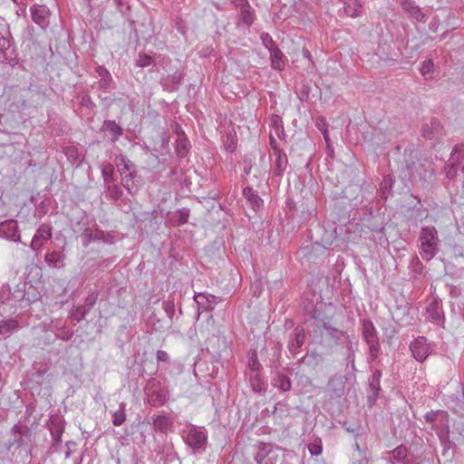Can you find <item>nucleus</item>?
<instances>
[{
    "instance_id": "nucleus-44",
    "label": "nucleus",
    "mask_w": 464,
    "mask_h": 464,
    "mask_svg": "<svg viewBox=\"0 0 464 464\" xmlns=\"http://www.w3.org/2000/svg\"><path fill=\"white\" fill-rule=\"evenodd\" d=\"M89 313H90V311L88 309H86L83 305H78L72 310V312L71 314V318L73 321L80 323L85 319L86 315Z\"/></svg>"
},
{
    "instance_id": "nucleus-52",
    "label": "nucleus",
    "mask_w": 464,
    "mask_h": 464,
    "mask_svg": "<svg viewBox=\"0 0 464 464\" xmlns=\"http://www.w3.org/2000/svg\"><path fill=\"white\" fill-rule=\"evenodd\" d=\"M260 38L263 42V44L266 46V48L268 49V51L272 50L273 47L277 46L272 39L271 35L267 33H262Z\"/></svg>"
},
{
    "instance_id": "nucleus-8",
    "label": "nucleus",
    "mask_w": 464,
    "mask_h": 464,
    "mask_svg": "<svg viewBox=\"0 0 464 464\" xmlns=\"http://www.w3.org/2000/svg\"><path fill=\"white\" fill-rule=\"evenodd\" d=\"M16 55L13 47L12 36L8 30L5 33L0 31V62L12 63Z\"/></svg>"
},
{
    "instance_id": "nucleus-41",
    "label": "nucleus",
    "mask_w": 464,
    "mask_h": 464,
    "mask_svg": "<svg viewBox=\"0 0 464 464\" xmlns=\"http://www.w3.org/2000/svg\"><path fill=\"white\" fill-rule=\"evenodd\" d=\"M121 179L122 185L129 191V193L133 194L137 191V187L134 185L133 178L135 176L134 172H121Z\"/></svg>"
},
{
    "instance_id": "nucleus-16",
    "label": "nucleus",
    "mask_w": 464,
    "mask_h": 464,
    "mask_svg": "<svg viewBox=\"0 0 464 464\" xmlns=\"http://www.w3.org/2000/svg\"><path fill=\"white\" fill-rule=\"evenodd\" d=\"M345 377L334 375L328 382L327 389L330 398L339 399L344 394Z\"/></svg>"
},
{
    "instance_id": "nucleus-18",
    "label": "nucleus",
    "mask_w": 464,
    "mask_h": 464,
    "mask_svg": "<svg viewBox=\"0 0 464 464\" xmlns=\"http://www.w3.org/2000/svg\"><path fill=\"white\" fill-rule=\"evenodd\" d=\"M272 173L274 177L282 178L288 166V158L284 150H276Z\"/></svg>"
},
{
    "instance_id": "nucleus-6",
    "label": "nucleus",
    "mask_w": 464,
    "mask_h": 464,
    "mask_svg": "<svg viewBox=\"0 0 464 464\" xmlns=\"http://www.w3.org/2000/svg\"><path fill=\"white\" fill-rule=\"evenodd\" d=\"M47 425L53 438V444L50 450L56 451L57 446L62 442V436L65 430L64 418L59 414H52L49 417Z\"/></svg>"
},
{
    "instance_id": "nucleus-2",
    "label": "nucleus",
    "mask_w": 464,
    "mask_h": 464,
    "mask_svg": "<svg viewBox=\"0 0 464 464\" xmlns=\"http://www.w3.org/2000/svg\"><path fill=\"white\" fill-rule=\"evenodd\" d=\"M24 289L22 288V282L11 288L9 285H3L0 290V308L6 311L8 307L14 314L17 308H24Z\"/></svg>"
},
{
    "instance_id": "nucleus-61",
    "label": "nucleus",
    "mask_w": 464,
    "mask_h": 464,
    "mask_svg": "<svg viewBox=\"0 0 464 464\" xmlns=\"http://www.w3.org/2000/svg\"><path fill=\"white\" fill-rule=\"evenodd\" d=\"M156 357L159 362H168L169 361V356L168 353L162 350H159L157 352Z\"/></svg>"
},
{
    "instance_id": "nucleus-10",
    "label": "nucleus",
    "mask_w": 464,
    "mask_h": 464,
    "mask_svg": "<svg viewBox=\"0 0 464 464\" xmlns=\"http://www.w3.org/2000/svg\"><path fill=\"white\" fill-rule=\"evenodd\" d=\"M429 319L437 325L443 326L445 323L444 312L441 301L438 297H433L426 307Z\"/></svg>"
},
{
    "instance_id": "nucleus-27",
    "label": "nucleus",
    "mask_w": 464,
    "mask_h": 464,
    "mask_svg": "<svg viewBox=\"0 0 464 464\" xmlns=\"http://www.w3.org/2000/svg\"><path fill=\"white\" fill-rule=\"evenodd\" d=\"M387 454L391 456L389 459H385L388 463H401L407 459L409 455V450L405 445L401 444L392 450L387 452Z\"/></svg>"
},
{
    "instance_id": "nucleus-3",
    "label": "nucleus",
    "mask_w": 464,
    "mask_h": 464,
    "mask_svg": "<svg viewBox=\"0 0 464 464\" xmlns=\"http://www.w3.org/2000/svg\"><path fill=\"white\" fill-rule=\"evenodd\" d=\"M362 336L369 347V357L371 361L376 360L381 353V344L378 332L372 322L369 319L361 320Z\"/></svg>"
},
{
    "instance_id": "nucleus-38",
    "label": "nucleus",
    "mask_w": 464,
    "mask_h": 464,
    "mask_svg": "<svg viewBox=\"0 0 464 464\" xmlns=\"http://www.w3.org/2000/svg\"><path fill=\"white\" fill-rule=\"evenodd\" d=\"M63 153L66 156L67 160L72 164L76 163L79 166L82 162V159H81L79 150L75 146L64 147Z\"/></svg>"
},
{
    "instance_id": "nucleus-57",
    "label": "nucleus",
    "mask_w": 464,
    "mask_h": 464,
    "mask_svg": "<svg viewBox=\"0 0 464 464\" xmlns=\"http://www.w3.org/2000/svg\"><path fill=\"white\" fill-rule=\"evenodd\" d=\"M80 104L88 109L95 108V103L92 102V100L89 94H84L81 97Z\"/></svg>"
},
{
    "instance_id": "nucleus-28",
    "label": "nucleus",
    "mask_w": 464,
    "mask_h": 464,
    "mask_svg": "<svg viewBox=\"0 0 464 464\" xmlns=\"http://www.w3.org/2000/svg\"><path fill=\"white\" fill-rule=\"evenodd\" d=\"M145 393L148 402L153 407H160L167 401V392L163 389H156Z\"/></svg>"
},
{
    "instance_id": "nucleus-50",
    "label": "nucleus",
    "mask_w": 464,
    "mask_h": 464,
    "mask_svg": "<svg viewBox=\"0 0 464 464\" xmlns=\"http://www.w3.org/2000/svg\"><path fill=\"white\" fill-rule=\"evenodd\" d=\"M439 414L448 416V413L443 411H428L425 413L424 420L427 423H434L436 421Z\"/></svg>"
},
{
    "instance_id": "nucleus-42",
    "label": "nucleus",
    "mask_w": 464,
    "mask_h": 464,
    "mask_svg": "<svg viewBox=\"0 0 464 464\" xmlns=\"http://www.w3.org/2000/svg\"><path fill=\"white\" fill-rule=\"evenodd\" d=\"M112 417V424L114 426H121V424H123V422L126 420L124 402H121L120 409L113 412Z\"/></svg>"
},
{
    "instance_id": "nucleus-54",
    "label": "nucleus",
    "mask_w": 464,
    "mask_h": 464,
    "mask_svg": "<svg viewBox=\"0 0 464 464\" xmlns=\"http://www.w3.org/2000/svg\"><path fill=\"white\" fill-rule=\"evenodd\" d=\"M163 308L168 315V317L171 320L175 314V305L172 300H167L163 302Z\"/></svg>"
},
{
    "instance_id": "nucleus-12",
    "label": "nucleus",
    "mask_w": 464,
    "mask_h": 464,
    "mask_svg": "<svg viewBox=\"0 0 464 464\" xmlns=\"http://www.w3.org/2000/svg\"><path fill=\"white\" fill-rule=\"evenodd\" d=\"M421 133L428 140H439L445 134L440 121L434 118L422 125Z\"/></svg>"
},
{
    "instance_id": "nucleus-59",
    "label": "nucleus",
    "mask_w": 464,
    "mask_h": 464,
    "mask_svg": "<svg viewBox=\"0 0 464 464\" xmlns=\"http://www.w3.org/2000/svg\"><path fill=\"white\" fill-rule=\"evenodd\" d=\"M433 68V63L431 60L424 61L420 69L422 75L429 74Z\"/></svg>"
},
{
    "instance_id": "nucleus-56",
    "label": "nucleus",
    "mask_w": 464,
    "mask_h": 464,
    "mask_svg": "<svg viewBox=\"0 0 464 464\" xmlns=\"http://www.w3.org/2000/svg\"><path fill=\"white\" fill-rule=\"evenodd\" d=\"M156 389H161L160 382L155 378H151L148 381V382L144 388V392H150V391L156 390Z\"/></svg>"
},
{
    "instance_id": "nucleus-40",
    "label": "nucleus",
    "mask_w": 464,
    "mask_h": 464,
    "mask_svg": "<svg viewBox=\"0 0 464 464\" xmlns=\"http://www.w3.org/2000/svg\"><path fill=\"white\" fill-rule=\"evenodd\" d=\"M248 368L250 373H260L262 365L259 362L257 353L256 350H251L248 353Z\"/></svg>"
},
{
    "instance_id": "nucleus-36",
    "label": "nucleus",
    "mask_w": 464,
    "mask_h": 464,
    "mask_svg": "<svg viewBox=\"0 0 464 464\" xmlns=\"http://www.w3.org/2000/svg\"><path fill=\"white\" fill-rule=\"evenodd\" d=\"M19 328L18 322L14 319H5L0 316V335L11 334Z\"/></svg>"
},
{
    "instance_id": "nucleus-51",
    "label": "nucleus",
    "mask_w": 464,
    "mask_h": 464,
    "mask_svg": "<svg viewBox=\"0 0 464 464\" xmlns=\"http://www.w3.org/2000/svg\"><path fill=\"white\" fill-rule=\"evenodd\" d=\"M151 63H152L151 56L149 54H146V53L140 54L138 60H137V63H136L137 66L141 67V68L150 66Z\"/></svg>"
},
{
    "instance_id": "nucleus-17",
    "label": "nucleus",
    "mask_w": 464,
    "mask_h": 464,
    "mask_svg": "<svg viewBox=\"0 0 464 464\" xmlns=\"http://www.w3.org/2000/svg\"><path fill=\"white\" fill-rule=\"evenodd\" d=\"M101 132L108 133L109 140L111 143H115L123 135L124 130L113 120L103 121L101 128Z\"/></svg>"
},
{
    "instance_id": "nucleus-35",
    "label": "nucleus",
    "mask_w": 464,
    "mask_h": 464,
    "mask_svg": "<svg viewBox=\"0 0 464 464\" xmlns=\"http://www.w3.org/2000/svg\"><path fill=\"white\" fill-rule=\"evenodd\" d=\"M249 383L255 393H265L266 391V384L262 379L260 373H250Z\"/></svg>"
},
{
    "instance_id": "nucleus-24",
    "label": "nucleus",
    "mask_w": 464,
    "mask_h": 464,
    "mask_svg": "<svg viewBox=\"0 0 464 464\" xmlns=\"http://www.w3.org/2000/svg\"><path fill=\"white\" fill-rule=\"evenodd\" d=\"M151 424L156 431L167 433L173 425V420L169 415H154L151 417Z\"/></svg>"
},
{
    "instance_id": "nucleus-32",
    "label": "nucleus",
    "mask_w": 464,
    "mask_h": 464,
    "mask_svg": "<svg viewBox=\"0 0 464 464\" xmlns=\"http://www.w3.org/2000/svg\"><path fill=\"white\" fill-rule=\"evenodd\" d=\"M26 427L15 424L11 429L13 440L8 441L7 449L10 450L13 446L20 447L24 443L23 435Z\"/></svg>"
},
{
    "instance_id": "nucleus-5",
    "label": "nucleus",
    "mask_w": 464,
    "mask_h": 464,
    "mask_svg": "<svg viewBox=\"0 0 464 464\" xmlns=\"http://www.w3.org/2000/svg\"><path fill=\"white\" fill-rule=\"evenodd\" d=\"M419 239L423 255L427 256V260L431 259L439 252V237L435 227H422L420 228Z\"/></svg>"
},
{
    "instance_id": "nucleus-11",
    "label": "nucleus",
    "mask_w": 464,
    "mask_h": 464,
    "mask_svg": "<svg viewBox=\"0 0 464 464\" xmlns=\"http://www.w3.org/2000/svg\"><path fill=\"white\" fill-rule=\"evenodd\" d=\"M53 227L49 224H41L34 234L32 242L31 248L34 251L40 250L44 243L52 238Z\"/></svg>"
},
{
    "instance_id": "nucleus-33",
    "label": "nucleus",
    "mask_w": 464,
    "mask_h": 464,
    "mask_svg": "<svg viewBox=\"0 0 464 464\" xmlns=\"http://www.w3.org/2000/svg\"><path fill=\"white\" fill-rule=\"evenodd\" d=\"M243 196L254 209L259 208L260 206H262L263 204V199L259 197L257 192L254 190L251 187L244 188Z\"/></svg>"
},
{
    "instance_id": "nucleus-7",
    "label": "nucleus",
    "mask_w": 464,
    "mask_h": 464,
    "mask_svg": "<svg viewBox=\"0 0 464 464\" xmlns=\"http://www.w3.org/2000/svg\"><path fill=\"white\" fill-rule=\"evenodd\" d=\"M186 444L190 447L194 452L203 451L208 443L207 433L197 428L188 430L185 438Z\"/></svg>"
},
{
    "instance_id": "nucleus-48",
    "label": "nucleus",
    "mask_w": 464,
    "mask_h": 464,
    "mask_svg": "<svg viewBox=\"0 0 464 464\" xmlns=\"http://www.w3.org/2000/svg\"><path fill=\"white\" fill-rule=\"evenodd\" d=\"M438 436L440 439V442L443 447L442 455H446L447 451L450 449L452 444L450 439L449 430H447L446 432L440 431L438 433Z\"/></svg>"
},
{
    "instance_id": "nucleus-13",
    "label": "nucleus",
    "mask_w": 464,
    "mask_h": 464,
    "mask_svg": "<svg viewBox=\"0 0 464 464\" xmlns=\"http://www.w3.org/2000/svg\"><path fill=\"white\" fill-rule=\"evenodd\" d=\"M297 362L305 365L310 371L316 372L318 369H322L324 357L323 353L317 351H311L307 352Z\"/></svg>"
},
{
    "instance_id": "nucleus-39",
    "label": "nucleus",
    "mask_w": 464,
    "mask_h": 464,
    "mask_svg": "<svg viewBox=\"0 0 464 464\" xmlns=\"http://www.w3.org/2000/svg\"><path fill=\"white\" fill-rule=\"evenodd\" d=\"M255 20V12L251 5L249 7H243L240 9L239 23L246 25H251Z\"/></svg>"
},
{
    "instance_id": "nucleus-47",
    "label": "nucleus",
    "mask_w": 464,
    "mask_h": 464,
    "mask_svg": "<svg viewBox=\"0 0 464 464\" xmlns=\"http://www.w3.org/2000/svg\"><path fill=\"white\" fill-rule=\"evenodd\" d=\"M450 160L458 163H461L464 160V144L459 143L455 145L451 151Z\"/></svg>"
},
{
    "instance_id": "nucleus-64",
    "label": "nucleus",
    "mask_w": 464,
    "mask_h": 464,
    "mask_svg": "<svg viewBox=\"0 0 464 464\" xmlns=\"http://www.w3.org/2000/svg\"><path fill=\"white\" fill-rule=\"evenodd\" d=\"M310 453L312 455H319L322 452V448L317 445H314L313 447L309 448Z\"/></svg>"
},
{
    "instance_id": "nucleus-1",
    "label": "nucleus",
    "mask_w": 464,
    "mask_h": 464,
    "mask_svg": "<svg viewBox=\"0 0 464 464\" xmlns=\"http://www.w3.org/2000/svg\"><path fill=\"white\" fill-rule=\"evenodd\" d=\"M281 349L282 344L277 343L272 347L273 351V359L270 360L269 367L272 368V379L271 384L281 391L282 392H286L291 391L292 389V382L291 379L282 372L278 370L280 366V357H281Z\"/></svg>"
},
{
    "instance_id": "nucleus-9",
    "label": "nucleus",
    "mask_w": 464,
    "mask_h": 464,
    "mask_svg": "<svg viewBox=\"0 0 464 464\" xmlns=\"http://www.w3.org/2000/svg\"><path fill=\"white\" fill-rule=\"evenodd\" d=\"M410 350L412 357L420 362H423L431 353L430 344L424 336L415 338L410 344Z\"/></svg>"
},
{
    "instance_id": "nucleus-60",
    "label": "nucleus",
    "mask_w": 464,
    "mask_h": 464,
    "mask_svg": "<svg viewBox=\"0 0 464 464\" xmlns=\"http://www.w3.org/2000/svg\"><path fill=\"white\" fill-rule=\"evenodd\" d=\"M82 237L84 239L83 246H87L91 242L93 241L91 228L84 229L82 234Z\"/></svg>"
},
{
    "instance_id": "nucleus-26",
    "label": "nucleus",
    "mask_w": 464,
    "mask_h": 464,
    "mask_svg": "<svg viewBox=\"0 0 464 464\" xmlns=\"http://www.w3.org/2000/svg\"><path fill=\"white\" fill-rule=\"evenodd\" d=\"M22 288L24 289V308L29 307L41 298V294L33 285L22 282Z\"/></svg>"
},
{
    "instance_id": "nucleus-58",
    "label": "nucleus",
    "mask_w": 464,
    "mask_h": 464,
    "mask_svg": "<svg viewBox=\"0 0 464 464\" xmlns=\"http://www.w3.org/2000/svg\"><path fill=\"white\" fill-rule=\"evenodd\" d=\"M112 170H113V168L111 164H109L108 167H106L102 169V176H103V179H104L105 183H110L113 180L112 179Z\"/></svg>"
},
{
    "instance_id": "nucleus-62",
    "label": "nucleus",
    "mask_w": 464,
    "mask_h": 464,
    "mask_svg": "<svg viewBox=\"0 0 464 464\" xmlns=\"http://www.w3.org/2000/svg\"><path fill=\"white\" fill-rule=\"evenodd\" d=\"M92 234L93 241H100L104 238V232L101 229H92Z\"/></svg>"
},
{
    "instance_id": "nucleus-37",
    "label": "nucleus",
    "mask_w": 464,
    "mask_h": 464,
    "mask_svg": "<svg viewBox=\"0 0 464 464\" xmlns=\"http://www.w3.org/2000/svg\"><path fill=\"white\" fill-rule=\"evenodd\" d=\"M190 150V142L187 137H179L177 140L176 144V154L179 158L182 159L185 158Z\"/></svg>"
},
{
    "instance_id": "nucleus-14",
    "label": "nucleus",
    "mask_w": 464,
    "mask_h": 464,
    "mask_svg": "<svg viewBox=\"0 0 464 464\" xmlns=\"http://www.w3.org/2000/svg\"><path fill=\"white\" fill-rule=\"evenodd\" d=\"M256 452L254 453V459L256 464H267L276 460L272 456L273 448L270 443L258 442L254 445Z\"/></svg>"
},
{
    "instance_id": "nucleus-25",
    "label": "nucleus",
    "mask_w": 464,
    "mask_h": 464,
    "mask_svg": "<svg viewBox=\"0 0 464 464\" xmlns=\"http://www.w3.org/2000/svg\"><path fill=\"white\" fill-rule=\"evenodd\" d=\"M401 7L405 10L413 19L425 23L427 21L426 14L420 8L415 5L413 0H402Z\"/></svg>"
},
{
    "instance_id": "nucleus-22",
    "label": "nucleus",
    "mask_w": 464,
    "mask_h": 464,
    "mask_svg": "<svg viewBox=\"0 0 464 464\" xmlns=\"http://www.w3.org/2000/svg\"><path fill=\"white\" fill-rule=\"evenodd\" d=\"M194 300L198 306V315L201 312L214 310L216 305V296L212 295L198 293L195 295Z\"/></svg>"
},
{
    "instance_id": "nucleus-19",
    "label": "nucleus",
    "mask_w": 464,
    "mask_h": 464,
    "mask_svg": "<svg viewBox=\"0 0 464 464\" xmlns=\"http://www.w3.org/2000/svg\"><path fill=\"white\" fill-rule=\"evenodd\" d=\"M33 21L40 27L45 28L49 23L50 11L45 5H34L30 8Z\"/></svg>"
},
{
    "instance_id": "nucleus-23",
    "label": "nucleus",
    "mask_w": 464,
    "mask_h": 464,
    "mask_svg": "<svg viewBox=\"0 0 464 464\" xmlns=\"http://www.w3.org/2000/svg\"><path fill=\"white\" fill-rule=\"evenodd\" d=\"M382 371L379 369H375L372 372V374L369 378V391L371 394L368 396V401L371 402H375L377 398L379 397V393L381 392V378H382Z\"/></svg>"
},
{
    "instance_id": "nucleus-46",
    "label": "nucleus",
    "mask_w": 464,
    "mask_h": 464,
    "mask_svg": "<svg viewBox=\"0 0 464 464\" xmlns=\"http://www.w3.org/2000/svg\"><path fill=\"white\" fill-rule=\"evenodd\" d=\"M337 239L336 229L334 228L332 231H326L324 235L321 238V244L324 248H328L331 246L334 242Z\"/></svg>"
},
{
    "instance_id": "nucleus-49",
    "label": "nucleus",
    "mask_w": 464,
    "mask_h": 464,
    "mask_svg": "<svg viewBox=\"0 0 464 464\" xmlns=\"http://www.w3.org/2000/svg\"><path fill=\"white\" fill-rule=\"evenodd\" d=\"M459 164L452 160V162L445 165L444 171L447 179H453L456 177Z\"/></svg>"
},
{
    "instance_id": "nucleus-34",
    "label": "nucleus",
    "mask_w": 464,
    "mask_h": 464,
    "mask_svg": "<svg viewBox=\"0 0 464 464\" xmlns=\"http://www.w3.org/2000/svg\"><path fill=\"white\" fill-rule=\"evenodd\" d=\"M65 255L63 252L52 251L45 255V262L53 267H63L64 266Z\"/></svg>"
},
{
    "instance_id": "nucleus-43",
    "label": "nucleus",
    "mask_w": 464,
    "mask_h": 464,
    "mask_svg": "<svg viewBox=\"0 0 464 464\" xmlns=\"http://www.w3.org/2000/svg\"><path fill=\"white\" fill-rule=\"evenodd\" d=\"M100 295V291L97 289L90 291L88 295L84 299V304H82L86 309L91 311V309L96 304L98 298Z\"/></svg>"
},
{
    "instance_id": "nucleus-55",
    "label": "nucleus",
    "mask_w": 464,
    "mask_h": 464,
    "mask_svg": "<svg viewBox=\"0 0 464 464\" xmlns=\"http://www.w3.org/2000/svg\"><path fill=\"white\" fill-rule=\"evenodd\" d=\"M183 76L184 74L181 72L176 71L174 73L168 76L166 82H170L171 83L178 85L181 82Z\"/></svg>"
},
{
    "instance_id": "nucleus-20",
    "label": "nucleus",
    "mask_w": 464,
    "mask_h": 464,
    "mask_svg": "<svg viewBox=\"0 0 464 464\" xmlns=\"http://www.w3.org/2000/svg\"><path fill=\"white\" fill-rule=\"evenodd\" d=\"M33 369L32 379L39 385H42L44 381L50 380L53 377L50 366L46 362H34Z\"/></svg>"
},
{
    "instance_id": "nucleus-53",
    "label": "nucleus",
    "mask_w": 464,
    "mask_h": 464,
    "mask_svg": "<svg viewBox=\"0 0 464 464\" xmlns=\"http://www.w3.org/2000/svg\"><path fill=\"white\" fill-rule=\"evenodd\" d=\"M108 191L111 198L117 200L122 196V189L118 185L109 186Z\"/></svg>"
},
{
    "instance_id": "nucleus-45",
    "label": "nucleus",
    "mask_w": 464,
    "mask_h": 464,
    "mask_svg": "<svg viewBox=\"0 0 464 464\" xmlns=\"http://www.w3.org/2000/svg\"><path fill=\"white\" fill-rule=\"evenodd\" d=\"M190 211L188 208H183L175 213V226H182L188 221Z\"/></svg>"
},
{
    "instance_id": "nucleus-31",
    "label": "nucleus",
    "mask_w": 464,
    "mask_h": 464,
    "mask_svg": "<svg viewBox=\"0 0 464 464\" xmlns=\"http://www.w3.org/2000/svg\"><path fill=\"white\" fill-rule=\"evenodd\" d=\"M269 53L272 68L277 71L283 70L285 68V55L278 46L273 47Z\"/></svg>"
},
{
    "instance_id": "nucleus-63",
    "label": "nucleus",
    "mask_w": 464,
    "mask_h": 464,
    "mask_svg": "<svg viewBox=\"0 0 464 464\" xmlns=\"http://www.w3.org/2000/svg\"><path fill=\"white\" fill-rule=\"evenodd\" d=\"M233 4L239 9L243 7H249L248 0H233Z\"/></svg>"
},
{
    "instance_id": "nucleus-15",
    "label": "nucleus",
    "mask_w": 464,
    "mask_h": 464,
    "mask_svg": "<svg viewBox=\"0 0 464 464\" xmlns=\"http://www.w3.org/2000/svg\"><path fill=\"white\" fill-rule=\"evenodd\" d=\"M0 237L18 242L21 239L17 221L14 219L5 220L0 223Z\"/></svg>"
},
{
    "instance_id": "nucleus-21",
    "label": "nucleus",
    "mask_w": 464,
    "mask_h": 464,
    "mask_svg": "<svg viewBox=\"0 0 464 464\" xmlns=\"http://www.w3.org/2000/svg\"><path fill=\"white\" fill-rule=\"evenodd\" d=\"M305 341V333L303 327H296L294 330L293 336L287 343V348L291 354L295 355Z\"/></svg>"
},
{
    "instance_id": "nucleus-4",
    "label": "nucleus",
    "mask_w": 464,
    "mask_h": 464,
    "mask_svg": "<svg viewBox=\"0 0 464 464\" xmlns=\"http://www.w3.org/2000/svg\"><path fill=\"white\" fill-rule=\"evenodd\" d=\"M312 320L314 325L312 336L314 343H318L320 344L324 343L322 335L317 334V332H321L322 330L326 332V337L333 341V344H336L337 342L344 336L348 337L346 332L331 326L323 319H318L315 316H312Z\"/></svg>"
},
{
    "instance_id": "nucleus-29",
    "label": "nucleus",
    "mask_w": 464,
    "mask_h": 464,
    "mask_svg": "<svg viewBox=\"0 0 464 464\" xmlns=\"http://www.w3.org/2000/svg\"><path fill=\"white\" fill-rule=\"evenodd\" d=\"M343 5V12L349 17H358L362 13V5L359 0H340Z\"/></svg>"
},
{
    "instance_id": "nucleus-30",
    "label": "nucleus",
    "mask_w": 464,
    "mask_h": 464,
    "mask_svg": "<svg viewBox=\"0 0 464 464\" xmlns=\"http://www.w3.org/2000/svg\"><path fill=\"white\" fill-rule=\"evenodd\" d=\"M96 73L101 77L99 82V87L102 90H108L111 88L113 83L112 77L110 72L102 65H99L95 68Z\"/></svg>"
}]
</instances>
